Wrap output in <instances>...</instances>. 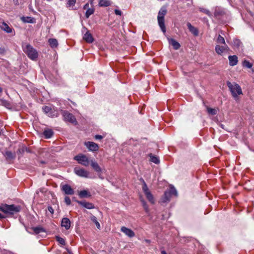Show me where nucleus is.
I'll use <instances>...</instances> for the list:
<instances>
[{"instance_id":"obj_29","label":"nucleus","mask_w":254,"mask_h":254,"mask_svg":"<svg viewBox=\"0 0 254 254\" xmlns=\"http://www.w3.org/2000/svg\"><path fill=\"white\" fill-rule=\"evenodd\" d=\"M95 9L94 8H88L85 13L86 18H88L89 16L94 13Z\"/></svg>"},{"instance_id":"obj_53","label":"nucleus","mask_w":254,"mask_h":254,"mask_svg":"<svg viewBox=\"0 0 254 254\" xmlns=\"http://www.w3.org/2000/svg\"><path fill=\"white\" fill-rule=\"evenodd\" d=\"M2 91V89L0 87V93H1Z\"/></svg>"},{"instance_id":"obj_7","label":"nucleus","mask_w":254,"mask_h":254,"mask_svg":"<svg viewBox=\"0 0 254 254\" xmlns=\"http://www.w3.org/2000/svg\"><path fill=\"white\" fill-rule=\"evenodd\" d=\"M74 172L76 175L83 178H88L89 172L86 171L85 169L83 168H80L79 167H75L74 169Z\"/></svg>"},{"instance_id":"obj_36","label":"nucleus","mask_w":254,"mask_h":254,"mask_svg":"<svg viewBox=\"0 0 254 254\" xmlns=\"http://www.w3.org/2000/svg\"><path fill=\"white\" fill-rule=\"evenodd\" d=\"M243 64L244 66L247 67L249 68H251L253 66V64L247 60H245L244 61Z\"/></svg>"},{"instance_id":"obj_4","label":"nucleus","mask_w":254,"mask_h":254,"mask_svg":"<svg viewBox=\"0 0 254 254\" xmlns=\"http://www.w3.org/2000/svg\"><path fill=\"white\" fill-rule=\"evenodd\" d=\"M167 12V11L166 8L162 7L159 10L157 16L158 24L164 33L166 32V27L164 23V16L166 14Z\"/></svg>"},{"instance_id":"obj_19","label":"nucleus","mask_w":254,"mask_h":254,"mask_svg":"<svg viewBox=\"0 0 254 254\" xmlns=\"http://www.w3.org/2000/svg\"><path fill=\"white\" fill-rule=\"evenodd\" d=\"M90 164L93 169L98 173L101 172V168L98 164L93 160H91Z\"/></svg>"},{"instance_id":"obj_26","label":"nucleus","mask_w":254,"mask_h":254,"mask_svg":"<svg viewBox=\"0 0 254 254\" xmlns=\"http://www.w3.org/2000/svg\"><path fill=\"white\" fill-rule=\"evenodd\" d=\"M53 133L54 132L52 130L50 129H46L43 132V134L46 138H51L53 136Z\"/></svg>"},{"instance_id":"obj_49","label":"nucleus","mask_w":254,"mask_h":254,"mask_svg":"<svg viewBox=\"0 0 254 254\" xmlns=\"http://www.w3.org/2000/svg\"><path fill=\"white\" fill-rule=\"evenodd\" d=\"M6 216L3 215L2 214H1L0 213V218H5Z\"/></svg>"},{"instance_id":"obj_56","label":"nucleus","mask_w":254,"mask_h":254,"mask_svg":"<svg viewBox=\"0 0 254 254\" xmlns=\"http://www.w3.org/2000/svg\"><path fill=\"white\" fill-rule=\"evenodd\" d=\"M41 163H45V162L44 161H41Z\"/></svg>"},{"instance_id":"obj_28","label":"nucleus","mask_w":254,"mask_h":254,"mask_svg":"<svg viewBox=\"0 0 254 254\" xmlns=\"http://www.w3.org/2000/svg\"><path fill=\"white\" fill-rule=\"evenodd\" d=\"M110 4L111 2L108 0H100L99 2V5L100 6H108Z\"/></svg>"},{"instance_id":"obj_12","label":"nucleus","mask_w":254,"mask_h":254,"mask_svg":"<svg viewBox=\"0 0 254 254\" xmlns=\"http://www.w3.org/2000/svg\"><path fill=\"white\" fill-rule=\"evenodd\" d=\"M76 202L80 205H82L83 207L88 209H92L95 208L94 205L90 202H86V201H79L77 200Z\"/></svg>"},{"instance_id":"obj_5","label":"nucleus","mask_w":254,"mask_h":254,"mask_svg":"<svg viewBox=\"0 0 254 254\" xmlns=\"http://www.w3.org/2000/svg\"><path fill=\"white\" fill-rule=\"evenodd\" d=\"M61 114L64 121L69 122L74 125H76L77 124L76 118L71 113H70L67 111L63 110L62 111Z\"/></svg>"},{"instance_id":"obj_24","label":"nucleus","mask_w":254,"mask_h":254,"mask_svg":"<svg viewBox=\"0 0 254 254\" xmlns=\"http://www.w3.org/2000/svg\"><path fill=\"white\" fill-rule=\"evenodd\" d=\"M79 196L80 198L89 197L91 194L87 190H83L79 192Z\"/></svg>"},{"instance_id":"obj_40","label":"nucleus","mask_w":254,"mask_h":254,"mask_svg":"<svg viewBox=\"0 0 254 254\" xmlns=\"http://www.w3.org/2000/svg\"><path fill=\"white\" fill-rule=\"evenodd\" d=\"M64 202L65 203L69 205L71 204V200L70 198L68 196H65L64 198Z\"/></svg>"},{"instance_id":"obj_35","label":"nucleus","mask_w":254,"mask_h":254,"mask_svg":"<svg viewBox=\"0 0 254 254\" xmlns=\"http://www.w3.org/2000/svg\"><path fill=\"white\" fill-rule=\"evenodd\" d=\"M22 19L24 22H28V23H33V18H31V17H23L22 18Z\"/></svg>"},{"instance_id":"obj_33","label":"nucleus","mask_w":254,"mask_h":254,"mask_svg":"<svg viewBox=\"0 0 254 254\" xmlns=\"http://www.w3.org/2000/svg\"><path fill=\"white\" fill-rule=\"evenodd\" d=\"M216 41L219 44H223L224 45H226L224 38L220 35H219L218 36Z\"/></svg>"},{"instance_id":"obj_52","label":"nucleus","mask_w":254,"mask_h":254,"mask_svg":"<svg viewBox=\"0 0 254 254\" xmlns=\"http://www.w3.org/2000/svg\"><path fill=\"white\" fill-rule=\"evenodd\" d=\"M214 14H215V16H217V14H218V13H217V11H215Z\"/></svg>"},{"instance_id":"obj_11","label":"nucleus","mask_w":254,"mask_h":254,"mask_svg":"<svg viewBox=\"0 0 254 254\" xmlns=\"http://www.w3.org/2000/svg\"><path fill=\"white\" fill-rule=\"evenodd\" d=\"M121 231L130 238H132L135 236V233L132 230L125 226L121 227Z\"/></svg>"},{"instance_id":"obj_48","label":"nucleus","mask_w":254,"mask_h":254,"mask_svg":"<svg viewBox=\"0 0 254 254\" xmlns=\"http://www.w3.org/2000/svg\"><path fill=\"white\" fill-rule=\"evenodd\" d=\"M13 1L15 4H18V0H13Z\"/></svg>"},{"instance_id":"obj_32","label":"nucleus","mask_w":254,"mask_h":254,"mask_svg":"<svg viewBox=\"0 0 254 254\" xmlns=\"http://www.w3.org/2000/svg\"><path fill=\"white\" fill-rule=\"evenodd\" d=\"M91 220L93 222L95 223L97 228L98 229H100V223L98 222L97 218L95 216L92 215L91 217Z\"/></svg>"},{"instance_id":"obj_41","label":"nucleus","mask_w":254,"mask_h":254,"mask_svg":"<svg viewBox=\"0 0 254 254\" xmlns=\"http://www.w3.org/2000/svg\"><path fill=\"white\" fill-rule=\"evenodd\" d=\"M76 2V0H69L68 1V4L69 6H73L75 4Z\"/></svg>"},{"instance_id":"obj_50","label":"nucleus","mask_w":254,"mask_h":254,"mask_svg":"<svg viewBox=\"0 0 254 254\" xmlns=\"http://www.w3.org/2000/svg\"><path fill=\"white\" fill-rule=\"evenodd\" d=\"M161 254H167L166 252L165 251H161Z\"/></svg>"},{"instance_id":"obj_37","label":"nucleus","mask_w":254,"mask_h":254,"mask_svg":"<svg viewBox=\"0 0 254 254\" xmlns=\"http://www.w3.org/2000/svg\"><path fill=\"white\" fill-rule=\"evenodd\" d=\"M141 202L142 203V206L145 210V211L146 212H149V209H148V207L146 204V202L143 199H141Z\"/></svg>"},{"instance_id":"obj_51","label":"nucleus","mask_w":254,"mask_h":254,"mask_svg":"<svg viewBox=\"0 0 254 254\" xmlns=\"http://www.w3.org/2000/svg\"><path fill=\"white\" fill-rule=\"evenodd\" d=\"M146 242L148 243H150V241L149 240H145Z\"/></svg>"},{"instance_id":"obj_13","label":"nucleus","mask_w":254,"mask_h":254,"mask_svg":"<svg viewBox=\"0 0 254 254\" xmlns=\"http://www.w3.org/2000/svg\"><path fill=\"white\" fill-rule=\"evenodd\" d=\"M0 28L7 33H11L12 31V28L3 21H0Z\"/></svg>"},{"instance_id":"obj_23","label":"nucleus","mask_w":254,"mask_h":254,"mask_svg":"<svg viewBox=\"0 0 254 254\" xmlns=\"http://www.w3.org/2000/svg\"><path fill=\"white\" fill-rule=\"evenodd\" d=\"M48 42L50 46L52 48H56L58 45V42L57 40L54 38L49 39L48 40Z\"/></svg>"},{"instance_id":"obj_39","label":"nucleus","mask_w":254,"mask_h":254,"mask_svg":"<svg viewBox=\"0 0 254 254\" xmlns=\"http://www.w3.org/2000/svg\"><path fill=\"white\" fill-rule=\"evenodd\" d=\"M142 190H143V191L144 193L149 191V190L148 189V187L147 186V185L146 184V183L144 182H143V187H142Z\"/></svg>"},{"instance_id":"obj_30","label":"nucleus","mask_w":254,"mask_h":254,"mask_svg":"<svg viewBox=\"0 0 254 254\" xmlns=\"http://www.w3.org/2000/svg\"><path fill=\"white\" fill-rule=\"evenodd\" d=\"M207 111L208 114L212 115H215L217 113V110L216 109L211 108L207 107Z\"/></svg>"},{"instance_id":"obj_14","label":"nucleus","mask_w":254,"mask_h":254,"mask_svg":"<svg viewBox=\"0 0 254 254\" xmlns=\"http://www.w3.org/2000/svg\"><path fill=\"white\" fill-rule=\"evenodd\" d=\"M70 221L66 218H63L62 220L61 225L62 227H64L66 230H68L70 227Z\"/></svg>"},{"instance_id":"obj_15","label":"nucleus","mask_w":254,"mask_h":254,"mask_svg":"<svg viewBox=\"0 0 254 254\" xmlns=\"http://www.w3.org/2000/svg\"><path fill=\"white\" fill-rule=\"evenodd\" d=\"M83 39L89 43H91L94 41V38H93L92 34L88 30H87L86 33L84 35Z\"/></svg>"},{"instance_id":"obj_46","label":"nucleus","mask_w":254,"mask_h":254,"mask_svg":"<svg viewBox=\"0 0 254 254\" xmlns=\"http://www.w3.org/2000/svg\"><path fill=\"white\" fill-rule=\"evenodd\" d=\"M168 194H169V193H168V192H165L164 193V195H165V197H166V200H169V198H168V197H167V195H168Z\"/></svg>"},{"instance_id":"obj_9","label":"nucleus","mask_w":254,"mask_h":254,"mask_svg":"<svg viewBox=\"0 0 254 254\" xmlns=\"http://www.w3.org/2000/svg\"><path fill=\"white\" fill-rule=\"evenodd\" d=\"M229 50V48L226 45H225L224 46L217 45L215 47V51L218 55H222V53L228 52Z\"/></svg>"},{"instance_id":"obj_10","label":"nucleus","mask_w":254,"mask_h":254,"mask_svg":"<svg viewBox=\"0 0 254 254\" xmlns=\"http://www.w3.org/2000/svg\"><path fill=\"white\" fill-rule=\"evenodd\" d=\"M62 190L65 193V194L68 195L73 194L74 192V190L69 185L67 184L63 185L62 187Z\"/></svg>"},{"instance_id":"obj_44","label":"nucleus","mask_w":254,"mask_h":254,"mask_svg":"<svg viewBox=\"0 0 254 254\" xmlns=\"http://www.w3.org/2000/svg\"><path fill=\"white\" fill-rule=\"evenodd\" d=\"M103 138V136L101 135H96L95 136V138L97 140L102 139Z\"/></svg>"},{"instance_id":"obj_21","label":"nucleus","mask_w":254,"mask_h":254,"mask_svg":"<svg viewBox=\"0 0 254 254\" xmlns=\"http://www.w3.org/2000/svg\"><path fill=\"white\" fill-rule=\"evenodd\" d=\"M170 44L173 47L175 50H178L180 47V44L175 39L171 38L169 39Z\"/></svg>"},{"instance_id":"obj_47","label":"nucleus","mask_w":254,"mask_h":254,"mask_svg":"<svg viewBox=\"0 0 254 254\" xmlns=\"http://www.w3.org/2000/svg\"><path fill=\"white\" fill-rule=\"evenodd\" d=\"M235 43L237 44V45L238 46H239V44H240V41H239V40H236L235 41Z\"/></svg>"},{"instance_id":"obj_55","label":"nucleus","mask_w":254,"mask_h":254,"mask_svg":"<svg viewBox=\"0 0 254 254\" xmlns=\"http://www.w3.org/2000/svg\"><path fill=\"white\" fill-rule=\"evenodd\" d=\"M174 190V191H175V193H177V191H176V190Z\"/></svg>"},{"instance_id":"obj_25","label":"nucleus","mask_w":254,"mask_h":254,"mask_svg":"<svg viewBox=\"0 0 254 254\" xmlns=\"http://www.w3.org/2000/svg\"><path fill=\"white\" fill-rule=\"evenodd\" d=\"M148 200L152 204L154 203V199L153 195L150 191L144 193Z\"/></svg>"},{"instance_id":"obj_1","label":"nucleus","mask_w":254,"mask_h":254,"mask_svg":"<svg viewBox=\"0 0 254 254\" xmlns=\"http://www.w3.org/2000/svg\"><path fill=\"white\" fill-rule=\"evenodd\" d=\"M21 207L14 204L8 205L6 204L0 205V211H1L7 216H11L14 214L19 212Z\"/></svg>"},{"instance_id":"obj_17","label":"nucleus","mask_w":254,"mask_h":254,"mask_svg":"<svg viewBox=\"0 0 254 254\" xmlns=\"http://www.w3.org/2000/svg\"><path fill=\"white\" fill-rule=\"evenodd\" d=\"M228 59L229 61V64L231 66H235L238 64V57L236 55L229 56Z\"/></svg>"},{"instance_id":"obj_8","label":"nucleus","mask_w":254,"mask_h":254,"mask_svg":"<svg viewBox=\"0 0 254 254\" xmlns=\"http://www.w3.org/2000/svg\"><path fill=\"white\" fill-rule=\"evenodd\" d=\"M84 144L87 147V148L90 151H96L98 150L99 148L98 145L94 142H91V141L85 142Z\"/></svg>"},{"instance_id":"obj_18","label":"nucleus","mask_w":254,"mask_h":254,"mask_svg":"<svg viewBox=\"0 0 254 254\" xmlns=\"http://www.w3.org/2000/svg\"><path fill=\"white\" fill-rule=\"evenodd\" d=\"M187 26L190 31L193 34L194 36H197L198 35V29L193 26L190 22L187 23Z\"/></svg>"},{"instance_id":"obj_2","label":"nucleus","mask_w":254,"mask_h":254,"mask_svg":"<svg viewBox=\"0 0 254 254\" xmlns=\"http://www.w3.org/2000/svg\"><path fill=\"white\" fill-rule=\"evenodd\" d=\"M22 49L24 52L31 60H35L38 58V52L31 45L26 43L23 44Z\"/></svg>"},{"instance_id":"obj_6","label":"nucleus","mask_w":254,"mask_h":254,"mask_svg":"<svg viewBox=\"0 0 254 254\" xmlns=\"http://www.w3.org/2000/svg\"><path fill=\"white\" fill-rule=\"evenodd\" d=\"M74 159L77 161L78 163L86 167L89 166L91 162V160L85 155L82 154L75 156L74 157Z\"/></svg>"},{"instance_id":"obj_31","label":"nucleus","mask_w":254,"mask_h":254,"mask_svg":"<svg viewBox=\"0 0 254 254\" xmlns=\"http://www.w3.org/2000/svg\"><path fill=\"white\" fill-rule=\"evenodd\" d=\"M150 161L151 162L157 164L159 163V159L155 156L152 155L151 154H150Z\"/></svg>"},{"instance_id":"obj_54","label":"nucleus","mask_w":254,"mask_h":254,"mask_svg":"<svg viewBox=\"0 0 254 254\" xmlns=\"http://www.w3.org/2000/svg\"><path fill=\"white\" fill-rule=\"evenodd\" d=\"M2 49L0 48V53H1Z\"/></svg>"},{"instance_id":"obj_16","label":"nucleus","mask_w":254,"mask_h":254,"mask_svg":"<svg viewBox=\"0 0 254 254\" xmlns=\"http://www.w3.org/2000/svg\"><path fill=\"white\" fill-rule=\"evenodd\" d=\"M42 110L45 113V114L48 115V116L50 117H54L55 116V114H54L52 112V109L51 107L45 106L43 107ZM55 116L57 117V115H55Z\"/></svg>"},{"instance_id":"obj_34","label":"nucleus","mask_w":254,"mask_h":254,"mask_svg":"<svg viewBox=\"0 0 254 254\" xmlns=\"http://www.w3.org/2000/svg\"><path fill=\"white\" fill-rule=\"evenodd\" d=\"M56 240L61 245H65V240L63 238H62L60 236H56Z\"/></svg>"},{"instance_id":"obj_43","label":"nucleus","mask_w":254,"mask_h":254,"mask_svg":"<svg viewBox=\"0 0 254 254\" xmlns=\"http://www.w3.org/2000/svg\"><path fill=\"white\" fill-rule=\"evenodd\" d=\"M48 209L52 214L54 213V210L52 206H48Z\"/></svg>"},{"instance_id":"obj_3","label":"nucleus","mask_w":254,"mask_h":254,"mask_svg":"<svg viewBox=\"0 0 254 254\" xmlns=\"http://www.w3.org/2000/svg\"><path fill=\"white\" fill-rule=\"evenodd\" d=\"M227 85L231 92L232 96L235 99H237L238 96L242 95L243 92L241 86L235 82L231 83L227 81Z\"/></svg>"},{"instance_id":"obj_27","label":"nucleus","mask_w":254,"mask_h":254,"mask_svg":"<svg viewBox=\"0 0 254 254\" xmlns=\"http://www.w3.org/2000/svg\"><path fill=\"white\" fill-rule=\"evenodd\" d=\"M0 103L3 106L5 107L6 108L8 109H10L12 107L11 104L10 102L8 101L4 100V99H1Z\"/></svg>"},{"instance_id":"obj_20","label":"nucleus","mask_w":254,"mask_h":254,"mask_svg":"<svg viewBox=\"0 0 254 254\" xmlns=\"http://www.w3.org/2000/svg\"><path fill=\"white\" fill-rule=\"evenodd\" d=\"M6 159L8 161L11 160L15 158V156L14 153L9 151H7L3 153Z\"/></svg>"},{"instance_id":"obj_22","label":"nucleus","mask_w":254,"mask_h":254,"mask_svg":"<svg viewBox=\"0 0 254 254\" xmlns=\"http://www.w3.org/2000/svg\"><path fill=\"white\" fill-rule=\"evenodd\" d=\"M31 229L33 231L35 234H39L41 233H45V230L42 227H33Z\"/></svg>"},{"instance_id":"obj_45","label":"nucleus","mask_w":254,"mask_h":254,"mask_svg":"<svg viewBox=\"0 0 254 254\" xmlns=\"http://www.w3.org/2000/svg\"><path fill=\"white\" fill-rule=\"evenodd\" d=\"M83 8H84V9H87L88 8H89V4H88V3H86V4L84 5V6H83Z\"/></svg>"},{"instance_id":"obj_42","label":"nucleus","mask_w":254,"mask_h":254,"mask_svg":"<svg viewBox=\"0 0 254 254\" xmlns=\"http://www.w3.org/2000/svg\"><path fill=\"white\" fill-rule=\"evenodd\" d=\"M115 13L116 15H121L122 14V11L119 9H115Z\"/></svg>"},{"instance_id":"obj_38","label":"nucleus","mask_w":254,"mask_h":254,"mask_svg":"<svg viewBox=\"0 0 254 254\" xmlns=\"http://www.w3.org/2000/svg\"><path fill=\"white\" fill-rule=\"evenodd\" d=\"M199 9L201 12H202L205 13L209 16H211V14L210 12L208 9H206L204 8H199Z\"/></svg>"}]
</instances>
